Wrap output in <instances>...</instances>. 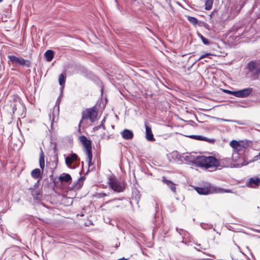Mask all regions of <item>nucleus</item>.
I'll return each instance as SVG.
<instances>
[{"label":"nucleus","mask_w":260,"mask_h":260,"mask_svg":"<svg viewBox=\"0 0 260 260\" xmlns=\"http://www.w3.org/2000/svg\"><path fill=\"white\" fill-rule=\"evenodd\" d=\"M91 35V36H92V35H94V34H93V33H91V34H90Z\"/></svg>","instance_id":"c03bdc74"},{"label":"nucleus","mask_w":260,"mask_h":260,"mask_svg":"<svg viewBox=\"0 0 260 260\" xmlns=\"http://www.w3.org/2000/svg\"><path fill=\"white\" fill-rule=\"evenodd\" d=\"M47 61H51L54 57V52L51 50L46 51L44 54Z\"/></svg>","instance_id":"a211bd4d"},{"label":"nucleus","mask_w":260,"mask_h":260,"mask_svg":"<svg viewBox=\"0 0 260 260\" xmlns=\"http://www.w3.org/2000/svg\"><path fill=\"white\" fill-rule=\"evenodd\" d=\"M8 58L13 63L27 67H29L30 66V62L29 60H25L22 58L18 57L14 55H9Z\"/></svg>","instance_id":"39448f33"},{"label":"nucleus","mask_w":260,"mask_h":260,"mask_svg":"<svg viewBox=\"0 0 260 260\" xmlns=\"http://www.w3.org/2000/svg\"><path fill=\"white\" fill-rule=\"evenodd\" d=\"M213 231H216L215 229L214 228H213Z\"/></svg>","instance_id":"a18cd8bd"},{"label":"nucleus","mask_w":260,"mask_h":260,"mask_svg":"<svg viewBox=\"0 0 260 260\" xmlns=\"http://www.w3.org/2000/svg\"><path fill=\"white\" fill-rule=\"evenodd\" d=\"M200 225H201V228L204 230L212 229V226H213L212 225H211V224H209L208 223H201Z\"/></svg>","instance_id":"c756f323"},{"label":"nucleus","mask_w":260,"mask_h":260,"mask_svg":"<svg viewBox=\"0 0 260 260\" xmlns=\"http://www.w3.org/2000/svg\"><path fill=\"white\" fill-rule=\"evenodd\" d=\"M39 165L41 169L43 170L44 167H45V160H44V156L42 154L39 158Z\"/></svg>","instance_id":"a878e982"},{"label":"nucleus","mask_w":260,"mask_h":260,"mask_svg":"<svg viewBox=\"0 0 260 260\" xmlns=\"http://www.w3.org/2000/svg\"><path fill=\"white\" fill-rule=\"evenodd\" d=\"M189 138L197 140H202V141H208V142H213V140L209 141L208 139L206 137H203L202 136L200 135H190L189 136Z\"/></svg>","instance_id":"412c9836"},{"label":"nucleus","mask_w":260,"mask_h":260,"mask_svg":"<svg viewBox=\"0 0 260 260\" xmlns=\"http://www.w3.org/2000/svg\"><path fill=\"white\" fill-rule=\"evenodd\" d=\"M187 20L190 23L193 24L194 26H196L198 23V19L193 17L187 16Z\"/></svg>","instance_id":"bb28decb"},{"label":"nucleus","mask_w":260,"mask_h":260,"mask_svg":"<svg viewBox=\"0 0 260 260\" xmlns=\"http://www.w3.org/2000/svg\"><path fill=\"white\" fill-rule=\"evenodd\" d=\"M97 115L98 113L94 109L90 108L86 110L82 113V120L79 123V125L82 122V120L84 119H89L91 122H94L96 119Z\"/></svg>","instance_id":"20e7f679"},{"label":"nucleus","mask_w":260,"mask_h":260,"mask_svg":"<svg viewBox=\"0 0 260 260\" xmlns=\"http://www.w3.org/2000/svg\"><path fill=\"white\" fill-rule=\"evenodd\" d=\"M101 127H102V126H101V125H98L95 127H94L93 128V129L94 131H98V129H99L100 128H101Z\"/></svg>","instance_id":"a19ab883"},{"label":"nucleus","mask_w":260,"mask_h":260,"mask_svg":"<svg viewBox=\"0 0 260 260\" xmlns=\"http://www.w3.org/2000/svg\"><path fill=\"white\" fill-rule=\"evenodd\" d=\"M248 68L252 72H254V70L256 68L255 63L253 61H251L248 64Z\"/></svg>","instance_id":"c85d7f7f"},{"label":"nucleus","mask_w":260,"mask_h":260,"mask_svg":"<svg viewBox=\"0 0 260 260\" xmlns=\"http://www.w3.org/2000/svg\"><path fill=\"white\" fill-rule=\"evenodd\" d=\"M59 180L61 182H69L72 180L71 175L69 174L63 173L59 177Z\"/></svg>","instance_id":"2eb2a0df"},{"label":"nucleus","mask_w":260,"mask_h":260,"mask_svg":"<svg viewBox=\"0 0 260 260\" xmlns=\"http://www.w3.org/2000/svg\"><path fill=\"white\" fill-rule=\"evenodd\" d=\"M213 0H206L205 2V10H210L213 5Z\"/></svg>","instance_id":"5701e85b"},{"label":"nucleus","mask_w":260,"mask_h":260,"mask_svg":"<svg viewBox=\"0 0 260 260\" xmlns=\"http://www.w3.org/2000/svg\"><path fill=\"white\" fill-rule=\"evenodd\" d=\"M77 160L79 161V159L78 155L76 153H72L66 157L65 158V162L66 165L68 168L72 169H74L76 168V166L75 165H72V164L74 162H76Z\"/></svg>","instance_id":"423d86ee"},{"label":"nucleus","mask_w":260,"mask_h":260,"mask_svg":"<svg viewBox=\"0 0 260 260\" xmlns=\"http://www.w3.org/2000/svg\"><path fill=\"white\" fill-rule=\"evenodd\" d=\"M257 126H258V127H260V125H258Z\"/></svg>","instance_id":"09e8293b"},{"label":"nucleus","mask_w":260,"mask_h":260,"mask_svg":"<svg viewBox=\"0 0 260 260\" xmlns=\"http://www.w3.org/2000/svg\"><path fill=\"white\" fill-rule=\"evenodd\" d=\"M162 181L168 185V186L173 192H176L175 185L174 183H173L171 181L166 179L165 178H164Z\"/></svg>","instance_id":"4be33fe9"},{"label":"nucleus","mask_w":260,"mask_h":260,"mask_svg":"<svg viewBox=\"0 0 260 260\" xmlns=\"http://www.w3.org/2000/svg\"><path fill=\"white\" fill-rule=\"evenodd\" d=\"M49 117H50V118H51V115L49 114Z\"/></svg>","instance_id":"49530a36"},{"label":"nucleus","mask_w":260,"mask_h":260,"mask_svg":"<svg viewBox=\"0 0 260 260\" xmlns=\"http://www.w3.org/2000/svg\"><path fill=\"white\" fill-rule=\"evenodd\" d=\"M197 166L206 169H216L218 167V159L212 156H198L191 158L190 160Z\"/></svg>","instance_id":"f257e3e1"},{"label":"nucleus","mask_w":260,"mask_h":260,"mask_svg":"<svg viewBox=\"0 0 260 260\" xmlns=\"http://www.w3.org/2000/svg\"><path fill=\"white\" fill-rule=\"evenodd\" d=\"M123 259H124V260H127V259H125L124 258H120V259H117V260H123Z\"/></svg>","instance_id":"37998d69"},{"label":"nucleus","mask_w":260,"mask_h":260,"mask_svg":"<svg viewBox=\"0 0 260 260\" xmlns=\"http://www.w3.org/2000/svg\"><path fill=\"white\" fill-rule=\"evenodd\" d=\"M247 186L250 187H256L260 185L259 178H250L246 183Z\"/></svg>","instance_id":"1a4fd4ad"},{"label":"nucleus","mask_w":260,"mask_h":260,"mask_svg":"<svg viewBox=\"0 0 260 260\" xmlns=\"http://www.w3.org/2000/svg\"><path fill=\"white\" fill-rule=\"evenodd\" d=\"M197 192L200 194L206 195L208 194L209 192V190L204 187H197L195 188Z\"/></svg>","instance_id":"6ab92c4d"},{"label":"nucleus","mask_w":260,"mask_h":260,"mask_svg":"<svg viewBox=\"0 0 260 260\" xmlns=\"http://www.w3.org/2000/svg\"><path fill=\"white\" fill-rule=\"evenodd\" d=\"M158 260H160V259H158Z\"/></svg>","instance_id":"8fccbe9b"},{"label":"nucleus","mask_w":260,"mask_h":260,"mask_svg":"<svg viewBox=\"0 0 260 260\" xmlns=\"http://www.w3.org/2000/svg\"><path fill=\"white\" fill-rule=\"evenodd\" d=\"M259 159H260V152H259L257 155H255L252 160H249L248 162L249 163L251 162L255 161Z\"/></svg>","instance_id":"473e14b6"},{"label":"nucleus","mask_w":260,"mask_h":260,"mask_svg":"<svg viewBox=\"0 0 260 260\" xmlns=\"http://www.w3.org/2000/svg\"><path fill=\"white\" fill-rule=\"evenodd\" d=\"M218 167L234 168V166H238V164H234L230 158L218 159Z\"/></svg>","instance_id":"0eeeda50"},{"label":"nucleus","mask_w":260,"mask_h":260,"mask_svg":"<svg viewBox=\"0 0 260 260\" xmlns=\"http://www.w3.org/2000/svg\"><path fill=\"white\" fill-rule=\"evenodd\" d=\"M145 128L146 138L147 139V140L150 141H154V138L151 127H150L149 126L145 124Z\"/></svg>","instance_id":"ddd939ff"},{"label":"nucleus","mask_w":260,"mask_h":260,"mask_svg":"<svg viewBox=\"0 0 260 260\" xmlns=\"http://www.w3.org/2000/svg\"><path fill=\"white\" fill-rule=\"evenodd\" d=\"M122 137L125 140H130L134 137L133 133L132 131L125 129L121 132Z\"/></svg>","instance_id":"f8f14e48"},{"label":"nucleus","mask_w":260,"mask_h":260,"mask_svg":"<svg viewBox=\"0 0 260 260\" xmlns=\"http://www.w3.org/2000/svg\"><path fill=\"white\" fill-rule=\"evenodd\" d=\"M180 231H179V229L178 228L176 229V231L179 233V234L181 235L186 236V232L183 230L180 229Z\"/></svg>","instance_id":"c9c22d12"},{"label":"nucleus","mask_w":260,"mask_h":260,"mask_svg":"<svg viewBox=\"0 0 260 260\" xmlns=\"http://www.w3.org/2000/svg\"><path fill=\"white\" fill-rule=\"evenodd\" d=\"M236 34H227L225 37L226 38L227 41L229 44H233L238 42L239 39V36H236Z\"/></svg>","instance_id":"9d476101"},{"label":"nucleus","mask_w":260,"mask_h":260,"mask_svg":"<svg viewBox=\"0 0 260 260\" xmlns=\"http://www.w3.org/2000/svg\"><path fill=\"white\" fill-rule=\"evenodd\" d=\"M108 184L112 190L117 192H122L125 188V183L124 181L116 177L109 178Z\"/></svg>","instance_id":"f03ea898"},{"label":"nucleus","mask_w":260,"mask_h":260,"mask_svg":"<svg viewBox=\"0 0 260 260\" xmlns=\"http://www.w3.org/2000/svg\"><path fill=\"white\" fill-rule=\"evenodd\" d=\"M41 172L39 169H35L31 172V175L32 178L35 179L39 178L41 177Z\"/></svg>","instance_id":"aec40b11"},{"label":"nucleus","mask_w":260,"mask_h":260,"mask_svg":"<svg viewBox=\"0 0 260 260\" xmlns=\"http://www.w3.org/2000/svg\"><path fill=\"white\" fill-rule=\"evenodd\" d=\"M234 164H238V166H234V168H239L243 166H246L249 164V162H245V160L244 158L240 156L239 155V157H238V160L233 162Z\"/></svg>","instance_id":"dca6fc26"},{"label":"nucleus","mask_w":260,"mask_h":260,"mask_svg":"<svg viewBox=\"0 0 260 260\" xmlns=\"http://www.w3.org/2000/svg\"><path fill=\"white\" fill-rule=\"evenodd\" d=\"M209 37V38H212L213 41V45L217 44V42L219 41L220 39L218 37H216L214 35V34H208Z\"/></svg>","instance_id":"393cba45"},{"label":"nucleus","mask_w":260,"mask_h":260,"mask_svg":"<svg viewBox=\"0 0 260 260\" xmlns=\"http://www.w3.org/2000/svg\"><path fill=\"white\" fill-rule=\"evenodd\" d=\"M223 91L226 93L236 96V91H231L228 89H223Z\"/></svg>","instance_id":"2f4dec72"},{"label":"nucleus","mask_w":260,"mask_h":260,"mask_svg":"<svg viewBox=\"0 0 260 260\" xmlns=\"http://www.w3.org/2000/svg\"><path fill=\"white\" fill-rule=\"evenodd\" d=\"M198 36L201 38L203 44L206 46H211L213 45V41L212 38H209V35L207 34L206 37L203 36L201 34H198Z\"/></svg>","instance_id":"9b49d317"},{"label":"nucleus","mask_w":260,"mask_h":260,"mask_svg":"<svg viewBox=\"0 0 260 260\" xmlns=\"http://www.w3.org/2000/svg\"><path fill=\"white\" fill-rule=\"evenodd\" d=\"M252 88H246L240 90L236 91V96L237 98H244L248 96L252 92Z\"/></svg>","instance_id":"6e6552de"},{"label":"nucleus","mask_w":260,"mask_h":260,"mask_svg":"<svg viewBox=\"0 0 260 260\" xmlns=\"http://www.w3.org/2000/svg\"><path fill=\"white\" fill-rule=\"evenodd\" d=\"M253 73L256 74V75H260V68H256L254 70V72H253Z\"/></svg>","instance_id":"4c0bfd02"},{"label":"nucleus","mask_w":260,"mask_h":260,"mask_svg":"<svg viewBox=\"0 0 260 260\" xmlns=\"http://www.w3.org/2000/svg\"><path fill=\"white\" fill-rule=\"evenodd\" d=\"M31 194L34 200L40 201L42 198V195L38 189H32L31 190Z\"/></svg>","instance_id":"4468645a"},{"label":"nucleus","mask_w":260,"mask_h":260,"mask_svg":"<svg viewBox=\"0 0 260 260\" xmlns=\"http://www.w3.org/2000/svg\"><path fill=\"white\" fill-rule=\"evenodd\" d=\"M239 157V153L238 152H233L232 155V158H231L232 161H235L238 160Z\"/></svg>","instance_id":"7c9ffc66"},{"label":"nucleus","mask_w":260,"mask_h":260,"mask_svg":"<svg viewBox=\"0 0 260 260\" xmlns=\"http://www.w3.org/2000/svg\"><path fill=\"white\" fill-rule=\"evenodd\" d=\"M105 119H103L101 122V123L100 125H101V126H102V128L105 129V126L104 125V123L105 122Z\"/></svg>","instance_id":"79ce46f5"},{"label":"nucleus","mask_w":260,"mask_h":260,"mask_svg":"<svg viewBox=\"0 0 260 260\" xmlns=\"http://www.w3.org/2000/svg\"><path fill=\"white\" fill-rule=\"evenodd\" d=\"M210 54V53H206L205 54H203L200 57V58H199V60H201V59H203V58L209 56Z\"/></svg>","instance_id":"58836bf2"},{"label":"nucleus","mask_w":260,"mask_h":260,"mask_svg":"<svg viewBox=\"0 0 260 260\" xmlns=\"http://www.w3.org/2000/svg\"><path fill=\"white\" fill-rule=\"evenodd\" d=\"M106 196H107V194L105 193L101 192V193H97L96 195V197L100 199V198H103L104 197H105Z\"/></svg>","instance_id":"f704fd0d"},{"label":"nucleus","mask_w":260,"mask_h":260,"mask_svg":"<svg viewBox=\"0 0 260 260\" xmlns=\"http://www.w3.org/2000/svg\"><path fill=\"white\" fill-rule=\"evenodd\" d=\"M217 120L220 121L235 122V121H234L232 120L220 118H217Z\"/></svg>","instance_id":"e433bc0d"},{"label":"nucleus","mask_w":260,"mask_h":260,"mask_svg":"<svg viewBox=\"0 0 260 260\" xmlns=\"http://www.w3.org/2000/svg\"><path fill=\"white\" fill-rule=\"evenodd\" d=\"M3 0H0V3L2 2Z\"/></svg>","instance_id":"de8ad7c7"},{"label":"nucleus","mask_w":260,"mask_h":260,"mask_svg":"<svg viewBox=\"0 0 260 260\" xmlns=\"http://www.w3.org/2000/svg\"><path fill=\"white\" fill-rule=\"evenodd\" d=\"M60 101V96L58 98V99L56 102V104L54 108L53 112L52 113L53 116H54V112L55 111L56 112L57 114H58L59 113V104Z\"/></svg>","instance_id":"b1692460"},{"label":"nucleus","mask_w":260,"mask_h":260,"mask_svg":"<svg viewBox=\"0 0 260 260\" xmlns=\"http://www.w3.org/2000/svg\"><path fill=\"white\" fill-rule=\"evenodd\" d=\"M230 145L231 147H232L234 149V152H238L240 149L241 147L239 143L236 140H232L230 143Z\"/></svg>","instance_id":"f3484780"},{"label":"nucleus","mask_w":260,"mask_h":260,"mask_svg":"<svg viewBox=\"0 0 260 260\" xmlns=\"http://www.w3.org/2000/svg\"><path fill=\"white\" fill-rule=\"evenodd\" d=\"M79 140L84 147L85 153L88 156V165L90 166L92 164L91 160L92 158L91 142L90 140H88L84 136H81L79 137Z\"/></svg>","instance_id":"7ed1b4c3"},{"label":"nucleus","mask_w":260,"mask_h":260,"mask_svg":"<svg viewBox=\"0 0 260 260\" xmlns=\"http://www.w3.org/2000/svg\"><path fill=\"white\" fill-rule=\"evenodd\" d=\"M54 161H55V167H56L58 163V156L57 155H56L54 157Z\"/></svg>","instance_id":"ea45409f"},{"label":"nucleus","mask_w":260,"mask_h":260,"mask_svg":"<svg viewBox=\"0 0 260 260\" xmlns=\"http://www.w3.org/2000/svg\"><path fill=\"white\" fill-rule=\"evenodd\" d=\"M65 80H66V76L63 74H60L59 76L58 81H59V84L61 86H62V88L64 86Z\"/></svg>","instance_id":"cd10ccee"},{"label":"nucleus","mask_w":260,"mask_h":260,"mask_svg":"<svg viewBox=\"0 0 260 260\" xmlns=\"http://www.w3.org/2000/svg\"><path fill=\"white\" fill-rule=\"evenodd\" d=\"M231 191L230 190H225L223 188H219L218 189V191L217 192L218 193H223V192H231Z\"/></svg>","instance_id":"72a5a7b5"}]
</instances>
